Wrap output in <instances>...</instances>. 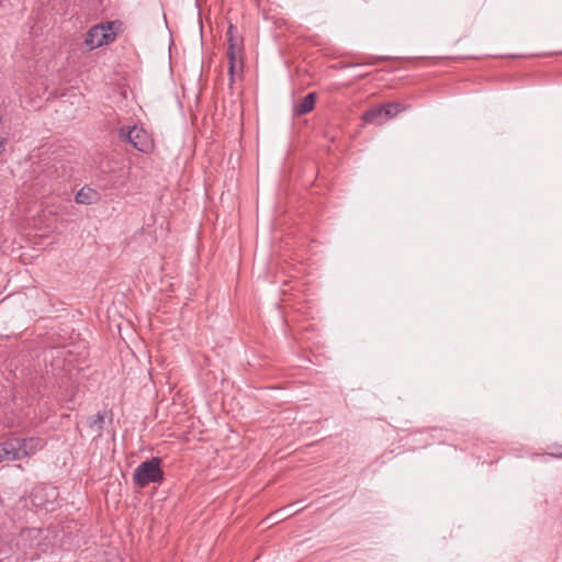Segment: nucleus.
Segmentation results:
<instances>
[{
  "instance_id": "f257e3e1",
  "label": "nucleus",
  "mask_w": 562,
  "mask_h": 562,
  "mask_svg": "<svg viewBox=\"0 0 562 562\" xmlns=\"http://www.w3.org/2000/svg\"><path fill=\"white\" fill-rule=\"evenodd\" d=\"M160 462L159 458H151L142 462L134 471V483L140 487H145L150 483H159L164 477Z\"/></svg>"
},
{
  "instance_id": "f03ea898",
  "label": "nucleus",
  "mask_w": 562,
  "mask_h": 562,
  "mask_svg": "<svg viewBox=\"0 0 562 562\" xmlns=\"http://www.w3.org/2000/svg\"><path fill=\"white\" fill-rule=\"evenodd\" d=\"M47 530L40 528H25L21 530L16 544L23 550L37 549L41 552H45L48 549V542H46Z\"/></svg>"
},
{
  "instance_id": "7ed1b4c3",
  "label": "nucleus",
  "mask_w": 562,
  "mask_h": 562,
  "mask_svg": "<svg viewBox=\"0 0 562 562\" xmlns=\"http://www.w3.org/2000/svg\"><path fill=\"white\" fill-rule=\"evenodd\" d=\"M121 136H125L126 140L142 153H148L153 148L150 136L142 127L133 126L126 133L121 130Z\"/></svg>"
},
{
  "instance_id": "20e7f679",
  "label": "nucleus",
  "mask_w": 562,
  "mask_h": 562,
  "mask_svg": "<svg viewBox=\"0 0 562 562\" xmlns=\"http://www.w3.org/2000/svg\"><path fill=\"white\" fill-rule=\"evenodd\" d=\"M110 30V24L108 27H105L103 24L92 26L86 35L85 44L90 49L98 48L104 44H108L110 41L114 40V33L109 32Z\"/></svg>"
},
{
  "instance_id": "39448f33",
  "label": "nucleus",
  "mask_w": 562,
  "mask_h": 562,
  "mask_svg": "<svg viewBox=\"0 0 562 562\" xmlns=\"http://www.w3.org/2000/svg\"><path fill=\"white\" fill-rule=\"evenodd\" d=\"M57 492L54 487L37 486L31 492L30 498L33 506L37 508L53 509Z\"/></svg>"
},
{
  "instance_id": "423d86ee",
  "label": "nucleus",
  "mask_w": 562,
  "mask_h": 562,
  "mask_svg": "<svg viewBox=\"0 0 562 562\" xmlns=\"http://www.w3.org/2000/svg\"><path fill=\"white\" fill-rule=\"evenodd\" d=\"M16 454L19 453V460L35 453L42 448V440L38 438H26V439H12Z\"/></svg>"
},
{
  "instance_id": "0eeeda50",
  "label": "nucleus",
  "mask_w": 562,
  "mask_h": 562,
  "mask_svg": "<svg viewBox=\"0 0 562 562\" xmlns=\"http://www.w3.org/2000/svg\"><path fill=\"white\" fill-rule=\"evenodd\" d=\"M99 200H100L99 192L89 187L81 188L75 196V201L78 204H86V205L97 203Z\"/></svg>"
},
{
  "instance_id": "6e6552de",
  "label": "nucleus",
  "mask_w": 562,
  "mask_h": 562,
  "mask_svg": "<svg viewBox=\"0 0 562 562\" xmlns=\"http://www.w3.org/2000/svg\"><path fill=\"white\" fill-rule=\"evenodd\" d=\"M315 102H316V93L315 92H310L295 106L294 111H295V113L297 115H304V114L311 112L314 109Z\"/></svg>"
},
{
  "instance_id": "1a4fd4ad",
  "label": "nucleus",
  "mask_w": 562,
  "mask_h": 562,
  "mask_svg": "<svg viewBox=\"0 0 562 562\" xmlns=\"http://www.w3.org/2000/svg\"><path fill=\"white\" fill-rule=\"evenodd\" d=\"M15 448L12 439L0 443V463L3 461L19 460V453H14Z\"/></svg>"
},
{
  "instance_id": "9d476101",
  "label": "nucleus",
  "mask_w": 562,
  "mask_h": 562,
  "mask_svg": "<svg viewBox=\"0 0 562 562\" xmlns=\"http://www.w3.org/2000/svg\"><path fill=\"white\" fill-rule=\"evenodd\" d=\"M363 120L367 123H372V124H378L379 125V124H382L386 119L384 117V113L382 111V108L378 106V108H373V109L368 110L363 114Z\"/></svg>"
},
{
  "instance_id": "9b49d317",
  "label": "nucleus",
  "mask_w": 562,
  "mask_h": 562,
  "mask_svg": "<svg viewBox=\"0 0 562 562\" xmlns=\"http://www.w3.org/2000/svg\"><path fill=\"white\" fill-rule=\"evenodd\" d=\"M227 57L229 64L228 71L231 80H233L235 72L241 70L243 68L241 55L227 54Z\"/></svg>"
},
{
  "instance_id": "f8f14e48",
  "label": "nucleus",
  "mask_w": 562,
  "mask_h": 562,
  "mask_svg": "<svg viewBox=\"0 0 562 562\" xmlns=\"http://www.w3.org/2000/svg\"><path fill=\"white\" fill-rule=\"evenodd\" d=\"M103 424L104 415L102 413H98L89 420V427L93 432H95L97 437H101Z\"/></svg>"
},
{
  "instance_id": "ddd939ff",
  "label": "nucleus",
  "mask_w": 562,
  "mask_h": 562,
  "mask_svg": "<svg viewBox=\"0 0 562 562\" xmlns=\"http://www.w3.org/2000/svg\"><path fill=\"white\" fill-rule=\"evenodd\" d=\"M385 119H391L401 112V106L397 103H387L381 105Z\"/></svg>"
},
{
  "instance_id": "4468645a",
  "label": "nucleus",
  "mask_w": 562,
  "mask_h": 562,
  "mask_svg": "<svg viewBox=\"0 0 562 562\" xmlns=\"http://www.w3.org/2000/svg\"><path fill=\"white\" fill-rule=\"evenodd\" d=\"M227 36H228V45L229 44L243 45V42L237 34V30L233 25H229L228 31H227Z\"/></svg>"
},
{
  "instance_id": "2eb2a0df",
  "label": "nucleus",
  "mask_w": 562,
  "mask_h": 562,
  "mask_svg": "<svg viewBox=\"0 0 562 562\" xmlns=\"http://www.w3.org/2000/svg\"><path fill=\"white\" fill-rule=\"evenodd\" d=\"M227 54L241 55L243 54V45L229 44L227 47Z\"/></svg>"
},
{
  "instance_id": "dca6fc26",
  "label": "nucleus",
  "mask_w": 562,
  "mask_h": 562,
  "mask_svg": "<svg viewBox=\"0 0 562 562\" xmlns=\"http://www.w3.org/2000/svg\"><path fill=\"white\" fill-rule=\"evenodd\" d=\"M50 352L53 358H61L64 356V350L61 349H53Z\"/></svg>"
},
{
  "instance_id": "f3484780",
  "label": "nucleus",
  "mask_w": 562,
  "mask_h": 562,
  "mask_svg": "<svg viewBox=\"0 0 562 562\" xmlns=\"http://www.w3.org/2000/svg\"><path fill=\"white\" fill-rule=\"evenodd\" d=\"M288 508H289V507H284V508H282L281 510L276 512L273 515L279 516L281 512L286 510Z\"/></svg>"
}]
</instances>
